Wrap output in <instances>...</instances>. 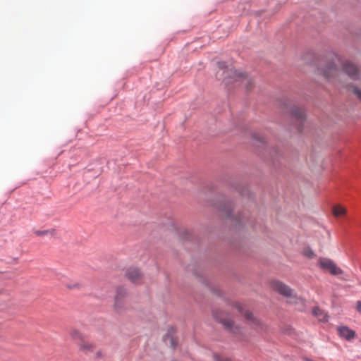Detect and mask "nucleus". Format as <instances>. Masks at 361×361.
I'll return each instance as SVG.
<instances>
[{"instance_id":"f257e3e1","label":"nucleus","mask_w":361,"mask_h":361,"mask_svg":"<svg viewBox=\"0 0 361 361\" xmlns=\"http://www.w3.org/2000/svg\"><path fill=\"white\" fill-rule=\"evenodd\" d=\"M219 66L221 70L220 75L223 77L224 81L226 85L230 83L243 84L247 91L252 89V80L249 78L243 73H239L233 67H228L224 62L219 63ZM219 74V72L218 73Z\"/></svg>"},{"instance_id":"f03ea898","label":"nucleus","mask_w":361,"mask_h":361,"mask_svg":"<svg viewBox=\"0 0 361 361\" xmlns=\"http://www.w3.org/2000/svg\"><path fill=\"white\" fill-rule=\"evenodd\" d=\"M338 63H341V59L338 56L335 55L331 61L321 70V73L328 79L336 77L338 73Z\"/></svg>"},{"instance_id":"7ed1b4c3","label":"nucleus","mask_w":361,"mask_h":361,"mask_svg":"<svg viewBox=\"0 0 361 361\" xmlns=\"http://www.w3.org/2000/svg\"><path fill=\"white\" fill-rule=\"evenodd\" d=\"M320 267L332 275H340L343 271L330 259L322 258L319 261Z\"/></svg>"},{"instance_id":"20e7f679","label":"nucleus","mask_w":361,"mask_h":361,"mask_svg":"<svg viewBox=\"0 0 361 361\" xmlns=\"http://www.w3.org/2000/svg\"><path fill=\"white\" fill-rule=\"evenodd\" d=\"M342 66L344 73H346L351 79H359V70L354 63L349 61H345L342 63Z\"/></svg>"},{"instance_id":"39448f33","label":"nucleus","mask_w":361,"mask_h":361,"mask_svg":"<svg viewBox=\"0 0 361 361\" xmlns=\"http://www.w3.org/2000/svg\"><path fill=\"white\" fill-rule=\"evenodd\" d=\"M271 288L283 296L289 297L292 295V290L288 286L279 281H272L271 283Z\"/></svg>"},{"instance_id":"423d86ee","label":"nucleus","mask_w":361,"mask_h":361,"mask_svg":"<svg viewBox=\"0 0 361 361\" xmlns=\"http://www.w3.org/2000/svg\"><path fill=\"white\" fill-rule=\"evenodd\" d=\"M338 336L345 340L351 341L355 338L356 334L353 329L346 326H340L337 327Z\"/></svg>"},{"instance_id":"0eeeda50","label":"nucleus","mask_w":361,"mask_h":361,"mask_svg":"<svg viewBox=\"0 0 361 361\" xmlns=\"http://www.w3.org/2000/svg\"><path fill=\"white\" fill-rule=\"evenodd\" d=\"M216 318L219 322L228 329H229L234 334H238L240 331L238 326H234L233 322L228 318H223L221 315H216Z\"/></svg>"},{"instance_id":"6e6552de","label":"nucleus","mask_w":361,"mask_h":361,"mask_svg":"<svg viewBox=\"0 0 361 361\" xmlns=\"http://www.w3.org/2000/svg\"><path fill=\"white\" fill-rule=\"evenodd\" d=\"M79 350L85 354L93 353L96 348V345L94 343L87 340L82 341L78 343Z\"/></svg>"},{"instance_id":"1a4fd4ad","label":"nucleus","mask_w":361,"mask_h":361,"mask_svg":"<svg viewBox=\"0 0 361 361\" xmlns=\"http://www.w3.org/2000/svg\"><path fill=\"white\" fill-rule=\"evenodd\" d=\"M245 318L250 322L252 328L259 331L262 329V323L257 318L253 317L251 312H245Z\"/></svg>"},{"instance_id":"9d476101","label":"nucleus","mask_w":361,"mask_h":361,"mask_svg":"<svg viewBox=\"0 0 361 361\" xmlns=\"http://www.w3.org/2000/svg\"><path fill=\"white\" fill-rule=\"evenodd\" d=\"M126 276L132 282H137L142 277V274L137 269L131 268L126 272Z\"/></svg>"},{"instance_id":"9b49d317","label":"nucleus","mask_w":361,"mask_h":361,"mask_svg":"<svg viewBox=\"0 0 361 361\" xmlns=\"http://www.w3.org/2000/svg\"><path fill=\"white\" fill-rule=\"evenodd\" d=\"M331 211L334 216L336 218L344 216L347 214L346 208L339 204L334 205Z\"/></svg>"},{"instance_id":"f8f14e48","label":"nucleus","mask_w":361,"mask_h":361,"mask_svg":"<svg viewBox=\"0 0 361 361\" xmlns=\"http://www.w3.org/2000/svg\"><path fill=\"white\" fill-rule=\"evenodd\" d=\"M292 116L299 121H302L305 118V112L303 109L294 106L291 109Z\"/></svg>"},{"instance_id":"ddd939ff","label":"nucleus","mask_w":361,"mask_h":361,"mask_svg":"<svg viewBox=\"0 0 361 361\" xmlns=\"http://www.w3.org/2000/svg\"><path fill=\"white\" fill-rule=\"evenodd\" d=\"M313 314L318 318V319L321 322L327 321L328 316L327 314L319 307H314L312 310Z\"/></svg>"},{"instance_id":"4468645a","label":"nucleus","mask_w":361,"mask_h":361,"mask_svg":"<svg viewBox=\"0 0 361 361\" xmlns=\"http://www.w3.org/2000/svg\"><path fill=\"white\" fill-rule=\"evenodd\" d=\"M70 336L73 340L77 341L79 343L85 340L84 335L78 329H72L70 331Z\"/></svg>"},{"instance_id":"2eb2a0df","label":"nucleus","mask_w":361,"mask_h":361,"mask_svg":"<svg viewBox=\"0 0 361 361\" xmlns=\"http://www.w3.org/2000/svg\"><path fill=\"white\" fill-rule=\"evenodd\" d=\"M221 212L226 217H230L231 214V208L230 205H223L221 208Z\"/></svg>"},{"instance_id":"dca6fc26","label":"nucleus","mask_w":361,"mask_h":361,"mask_svg":"<svg viewBox=\"0 0 361 361\" xmlns=\"http://www.w3.org/2000/svg\"><path fill=\"white\" fill-rule=\"evenodd\" d=\"M214 361H231V359L228 357H224L216 354L214 355Z\"/></svg>"},{"instance_id":"f3484780","label":"nucleus","mask_w":361,"mask_h":361,"mask_svg":"<svg viewBox=\"0 0 361 361\" xmlns=\"http://www.w3.org/2000/svg\"><path fill=\"white\" fill-rule=\"evenodd\" d=\"M50 233L49 231L48 230H44V231H35V233L36 235L37 236H42V235H47Z\"/></svg>"},{"instance_id":"a211bd4d","label":"nucleus","mask_w":361,"mask_h":361,"mask_svg":"<svg viewBox=\"0 0 361 361\" xmlns=\"http://www.w3.org/2000/svg\"><path fill=\"white\" fill-rule=\"evenodd\" d=\"M353 93L361 100V90L357 87H353Z\"/></svg>"},{"instance_id":"6ab92c4d","label":"nucleus","mask_w":361,"mask_h":361,"mask_svg":"<svg viewBox=\"0 0 361 361\" xmlns=\"http://www.w3.org/2000/svg\"><path fill=\"white\" fill-rule=\"evenodd\" d=\"M103 357V353L102 350H99L95 354V358H102Z\"/></svg>"},{"instance_id":"aec40b11","label":"nucleus","mask_w":361,"mask_h":361,"mask_svg":"<svg viewBox=\"0 0 361 361\" xmlns=\"http://www.w3.org/2000/svg\"><path fill=\"white\" fill-rule=\"evenodd\" d=\"M356 307H357V310L360 313H361V301H358V302H357V306H356Z\"/></svg>"},{"instance_id":"412c9836","label":"nucleus","mask_w":361,"mask_h":361,"mask_svg":"<svg viewBox=\"0 0 361 361\" xmlns=\"http://www.w3.org/2000/svg\"><path fill=\"white\" fill-rule=\"evenodd\" d=\"M235 307L239 310V312H241L243 311V307L240 304L236 303Z\"/></svg>"},{"instance_id":"4be33fe9","label":"nucleus","mask_w":361,"mask_h":361,"mask_svg":"<svg viewBox=\"0 0 361 361\" xmlns=\"http://www.w3.org/2000/svg\"><path fill=\"white\" fill-rule=\"evenodd\" d=\"M119 294H120V290H118V294L116 297V304L117 305L118 304V298H119Z\"/></svg>"},{"instance_id":"5701e85b","label":"nucleus","mask_w":361,"mask_h":361,"mask_svg":"<svg viewBox=\"0 0 361 361\" xmlns=\"http://www.w3.org/2000/svg\"><path fill=\"white\" fill-rule=\"evenodd\" d=\"M306 255H307L308 257H312V256L313 255V252H312V251L309 250V251L306 253Z\"/></svg>"}]
</instances>
